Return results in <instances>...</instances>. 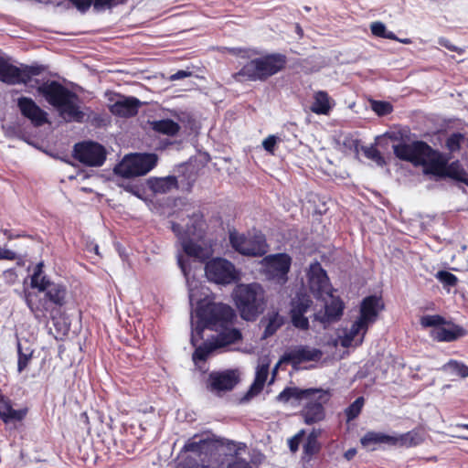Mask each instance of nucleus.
I'll list each match as a JSON object with an SVG mask.
<instances>
[{
    "instance_id": "nucleus-1",
    "label": "nucleus",
    "mask_w": 468,
    "mask_h": 468,
    "mask_svg": "<svg viewBox=\"0 0 468 468\" xmlns=\"http://www.w3.org/2000/svg\"><path fill=\"white\" fill-rule=\"evenodd\" d=\"M44 262H38L30 277V286L42 293L37 303L33 302L32 293L25 292V301L33 313L48 315L54 319L61 314L68 301V289L62 282H55L44 275Z\"/></svg>"
},
{
    "instance_id": "nucleus-2",
    "label": "nucleus",
    "mask_w": 468,
    "mask_h": 468,
    "mask_svg": "<svg viewBox=\"0 0 468 468\" xmlns=\"http://www.w3.org/2000/svg\"><path fill=\"white\" fill-rule=\"evenodd\" d=\"M47 102L58 110L59 116L67 122L82 123L85 113L78 104L79 96L57 80H47L37 88Z\"/></svg>"
},
{
    "instance_id": "nucleus-3",
    "label": "nucleus",
    "mask_w": 468,
    "mask_h": 468,
    "mask_svg": "<svg viewBox=\"0 0 468 468\" xmlns=\"http://www.w3.org/2000/svg\"><path fill=\"white\" fill-rule=\"evenodd\" d=\"M232 299L239 316L248 322L256 321L268 304L265 289L256 282L237 284L232 292Z\"/></svg>"
},
{
    "instance_id": "nucleus-4",
    "label": "nucleus",
    "mask_w": 468,
    "mask_h": 468,
    "mask_svg": "<svg viewBox=\"0 0 468 468\" xmlns=\"http://www.w3.org/2000/svg\"><path fill=\"white\" fill-rule=\"evenodd\" d=\"M287 58L282 53H269L250 59L242 68L231 75L236 82L266 81L271 76L283 70Z\"/></svg>"
},
{
    "instance_id": "nucleus-5",
    "label": "nucleus",
    "mask_w": 468,
    "mask_h": 468,
    "mask_svg": "<svg viewBox=\"0 0 468 468\" xmlns=\"http://www.w3.org/2000/svg\"><path fill=\"white\" fill-rule=\"evenodd\" d=\"M198 324L196 330L201 335L205 328L218 330L231 325L236 317L234 309L229 304L200 301L196 309Z\"/></svg>"
},
{
    "instance_id": "nucleus-6",
    "label": "nucleus",
    "mask_w": 468,
    "mask_h": 468,
    "mask_svg": "<svg viewBox=\"0 0 468 468\" xmlns=\"http://www.w3.org/2000/svg\"><path fill=\"white\" fill-rule=\"evenodd\" d=\"M393 152L399 160L410 162L415 166H422L426 175H431V164L441 154L440 151L420 140L393 145Z\"/></svg>"
},
{
    "instance_id": "nucleus-7",
    "label": "nucleus",
    "mask_w": 468,
    "mask_h": 468,
    "mask_svg": "<svg viewBox=\"0 0 468 468\" xmlns=\"http://www.w3.org/2000/svg\"><path fill=\"white\" fill-rule=\"evenodd\" d=\"M383 309L384 303L381 297L377 295L365 297L360 304L359 316L353 323L348 334L342 340V346L348 347L360 333H362V337H364L369 325L377 321L379 312Z\"/></svg>"
},
{
    "instance_id": "nucleus-8",
    "label": "nucleus",
    "mask_w": 468,
    "mask_h": 468,
    "mask_svg": "<svg viewBox=\"0 0 468 468\" xmlns=\"http://www.w3.org/2000/svg\"><path fill=\"white\" fill-rule=\"evenodd\" d=\"M46 69L41 64H21L17 67L11 62L9 57L0 56V81L7 85L27 86L34 77L42 74Z\"/></svg>"
},
{
    "instance_id": "nucleus-9",
    "label": "nucleus",
    "mask_w": 468,
    "mask_h": 468,
    "mask_svg": "<svg viewBox=\"0 0 468 468\" xmlns=\"http://www.w3.org/2000/svg\"><path fill=\"white\" fill-rule=\"evenodd\" d=\"M229 244L238 253L247 257H261L269 250L265 236L261 232L245 235L236 229L229 232Z\"/></svg>"
},
{
    "instance_id": "nucleus-10",
    "label": "nucleus",
    "mask_w": 468,
    "mask_h": 468,
    "mask_svg": "<svg viewBox=\"0 0 468 468\" xmlns=\"http://www.w3.org/2000/svg\"><path fill=\"white\" fill-rule=\"evenodd\" d=\"M157 164L155 154H135L125 156L114 171L125 178L140 176L150 172Z\"/></svg>"
},
{
    "instance_id": "nucleus-11",
    "label": "nucleus",
    "mask_w": 468,
    "mask_h": 468,
    "mask_svg": "<svg viewBox=\"0 0 468 468\" xmlns=\"http://www.w3.org/2000/svg\"><path fill=\"white\" fill-rule=\"evenodd\" d=\"M106 154V150L101 144L83 141L74 145L72 156L86 166L98 167L104 164Z\"/></svg>"
},
{
    "instance_id": "nucleus-12",
    "label": "nucleus",
    "mask_w": 468,
    "mask_h": 468,
    "mask_svg": "<svg viewBox=\"0 0 468 468\" xmlns=\"http://www.w3.org/2000/svg\"><path fill=\"white\" fill-rule=\"evenodd\" d=\"M205 271L207 279L218 284H230L239 280V274L234 264L222 258H216L207 261Z\"/></svg>"
},
{
    "instance_id": "nucleus-13",
    "label": "nucleus",
    "mask_w": 468,
    "mask_h": 468,
    "mask_svg": "<svg viewBox=\"0 0 468 468\" xmlns=\"http://www.w3.org/2000/svg\"><path fill=\"white\" fill-rule=\"evenodd\" d=\"M450 157L441 153L438 160L432 162L431 175L440 178H451L468 185V173L459 160L449 163Z\"/></svg>"
},
{
    "instance_id": "nucleus-14",
    "label": "nucleus",
    "mask_w": 468,
    "mask_h": 468,
    "mask_svg": "<svg viewBox=\"0 0 468 468\" xmlns=\"http://www.w3.org/2000/svg\"><path fill=\"white\" fill-rule=\"evenodd\" d=\"M263 261L271 280L281 286L288 282V273L292 266L290 255L287 253L271 254L265 256Z\"/></svg>"
},
{
    "instance_id": "nucleus-15",
    "label": "nucleus",
    "mask_w": 468,
    "mask_h": 468,
    "mask_svg": "<svg viewBox=\"0 0 468 468\" xmlns=\"http://www.w3.org/2000/svg\"><path fill=\"white\" fill-rule=\"evenodd\" d=\"M330 399V393L326 390L318 388L312 399H307V403L300 411V415L307 425L322 421L325 418L324 404Z\"/></svg>"
},
{
    "instance_id": "nucleus-16",
    "label": "nucleus",
    "mask_w": 468,
    "mask_h": 468,
    "mask_svg": "<svg viewBox=\"0 0 468 468\" xmlns=\"http://www.w3.org/2000/svg\"><path fill=\"white\" fill-rule=\"evenodd\" d=\"M313 305V300L307 293H297L291 302L290 317L292 325L300 330L309 329V320L305 314Z\"/></svg>"
},
{
    "instance_id": "nucleus-17",
    "label": "nucleus",
    "mask_w": 468,
    "mask_h": 468,
    "mask_svg": "<svg viewBox=\"0 0 468 468\" xmlns=\"http://www.w3.org/2000/svg\"><path fill=\"white\" fill-rule=\"evenodd\" d=\"M171 229L177 237L184 252L188 257L197 259L201 262H204L209 258L207 250L193 241L189 233L182 232V226L179 223L172 222Z\"/></svg>"
},
{
    "instance_id": "nucleus-18",
    "label": "nucleus",
    "mask_w": 468,
    "mask_h": 468,
    "mask_svg": "<svg viewBox=\"0 0 468 468\" xmlns=\"http://www.w3.org/2000/svg\"><path fill=\"white\" fill-rule=\"evenodd\" d=\"M16 106L21 115L31 122L36 127L48 123V112L41 109L36 101L26 96H21L16 101Z\"/></svg>"
},
{
    "instance_id": "nucleus-19",
    "label": "nucleus",
    "mask_w": 468,
    "mask_h": 468,
    "mask_svg": "<svg viewBox=\"0 0 468 468\" xmlns=\"http://www.w3.org/2000/svg\"><path fill=\"white\" fill-rule=\"evenodd\" d=\"M239 382L233 370L213 371L208 375L207 388L216 393L232 390Z\"/></svg>"
},
{
    "instance_id": "nucleus-20",
    "label": "nucleus",
    "mask_w": 468,
    "mask_h": 468,
    "mask_svg": "<svg viewBox=\"0 0 468 468\" xmlns=\"http://www.w3.org/2000/svg\"><path fill=\"white\" fill-rule=\"evenodd\" d=\"M307 279L310 291L317 297L327 292L329 278L319 262L315 261L310 265Z\"/></svg>"
},
{
    "instance_id": "nucleus-21",
    "label": "nucleus",
    "mask_w": 468,
    "mask_h": 468,
    "mask_svg": "<svg viewBox=\"0 0 468 468\" xmlns=\"http://www.w3.org/2000/svg\"><path fill=\"white\" fill-rule=\"evenodd\" d=\"M467 335V330L462 325L457 324L452 321L446 320L440 328H433L430 332V336L436 342L451 343L464 337Z\"/></svg>"
},
{
    "instance_id": "nucleus-22",
    "label": "nucleus",
    "mask_w": 468,
    "mask_h": 468,
    "mask_svg": "<svg viewBox=\"0 0 468 468\" xmlns=\"http://www.w3.org/2000/svg\"><path fill=\"white\" fill-rule=\"evenodd\" d=\"M119 99L109 105L111 113L117 117L131 118L137 115L142 102L136 97L118 95Z\"/></svg>"
},
{
    "instance_id": "nucleus-23",
    "label": "nucleus",
    "mask_w": 468,
    "mask_h": 468,
    "mask_svg": "<svg viewBox=\"0 0 468 468\" xmlns=\"http://www.w3.org/2000/svg\"><path fill=\"white\" fill-rule=\"evenodd\" d=\"M320 356L321 351L318 349H311L308 346H299L285 353L282 356L281 362L290 363L294 368H296L303 362L319 359Z\"/></svg>"
},
{
    "instance_id": "nucleus-24",
    "label": "nucleus",
    "mask_w": 468,
    "mask_h": 468,
    "mask_svg": "<svg viewBox=\"0 0 468 468\" xmlns=\"http://www.w3.org/2000/svg\"><path fill=\"white\" fill-rule=\"evenodd\" d=\"M215 447L214 441L206 438H201L200 435L195 434L193 437L187 440L185 445L182 448V451L185 452H191L198 457L197 461H205L202 458V455L210 454Z\"/></svg>"
},
{
    "instance_id": "nucleus-25",
    "label": "nucleus",
    "mask_w": 468,
    "mask_h": 468,
    "mask_svg": "<svg viewBox=\"0 0 468 468\" xmlns=\"http://www.w3.org/2000/svg\"><path fill=\"white\" fill-rule=\"evenodd\" d=\"M345 309V303L340 297L332 296L329 303L324 306V314H314V319L321 323H333L341 319Z\"/></svg>"
},
{
    "instance_id": "nucleus-26",
    "label": "nucleus",
    "mask_w": 468,
    "mask_h": 468,
    "mask_svg": "<svg viewBox=\"0 0 468 468\" xmlns=\"http://www.w3.org/2000/svg\"><path fill=\"white\" fill-rule=\"evenodd\" d=\"M318 388H300L298 387H286L279 395L276 397L277 401L282 403H288L291 399L297 401L303 399H312Z\"/></svg>"
},
{
    "instance_id": "nucleus-27",
    "label": "nucleus",
    "mask_w": 468,
    "mask_h": 468,
    "mask_svg": "<svg viewBox=\"0 0 468 468\" xmlns=\"http://www.w3.org/2000/svg\"><path fill=\"white\" fill-rule=\"evenodd\" d=\"M321 435V430L314 429L307 436L303 446L302 461L310 463L314 456L320 452L322 445L318 441Z\"/></svg>"
},
{
    "instance_id": "nucleus-28",
    "label": "nucleus",
    "mask_w": 468,
    "mask_h": 468,
    "mask_svg": "<svg viewBox=\"0 0 468 468\" xmlns=\"http://www.w3.org/2000/svg\"><path fill=\"white\" fill-rule=\"evenodd\" d=\"M148 187L154 193L165 194L178 188L177 179L174 176L166 177H151L147 180Z\"/></svg>"
},
{
    "instance_id": "nucleus-29",
    "label": "nucleus",
    "mask_w": 468,
    "mask_h": 468,
    "mask_svg": "<svg viewBox=\"0 0 468 468\" xmlns=\"http://www.w3.org/2000/svg\"><path fill=\"white\" fill-rule=\"evenodd\" d=\"M393 446L411 448L421 444L424 441V435L420 429H413L399 436H393Z\"/></svg>"
},
{
    "instance_id": "nucleus-30",
    "label": "nucleus",
    "mask_w": 468,
    "mask_h": 468,
    "mask_svg": "<svg viewBox=\"0 0 468 468\" xmlns=\"http://www.w3.org/2000/svg\"><path fill=\"white\" fill-rule=\"evenodd\" d=\"M27 415V410H15L8 399L0 397V419L7 423L11 420H22Z\"/></svg>"
},
{
    "instance_id": "nucleus-31",
    "label": "nucleus",
    "mask_w": 468,
    "mask_h": 468,
    "mask_svg": "<svg viewBox=\"0 0 468 468\" xmlns=\"http://www.w3.org/2000/svg\"><path fill=\"white\" fill-rule=\"evenodd\" d=\"M333 108L331 98L324 90H318L314 94V101L310 110L318 115H328Z\"/></svg>"
},
{
    "instance_id": "nucleus-32",
    "label": "nucleus",
    "mask_w": 468,
    "mask_h": 468,
    "mask_svg": "<svg viewBox=\"0 0 468 468\" xmlns=\"http://www.w3.org/2000/svg\"><path fill=\"white\" fill-rule=\"evenodd\" d=\"M219 329H221V331L214 341L218 348L234 344L242 338L240 331L237 328H229V325L226 327H219Z\"/></svg>"
},
{
    "instance_id": "nucleus-33",
    "label": "nucleus",
    "mask_w": 468,
    "mask_h": 468,
    "mask_svg": "<svg viewBox=\"0 0 468 468\" xmlns=\"http://www.w3.org/2000/svg\"><path fill=\"white\" fill-rule=\"evenodd\" d=\"M394 439L392 435L385 434L377 431H367L360 439V443L364 448H369L376 444H388L393 446Z\"/></svg>"
},
{
    "instance_id": "nucleus-34",
    "label": "nucleus",
    "mask_w": 468,
    "mask_h": 468,
    "mask_svg": "<svg viewBox=\"0 0 468 468\" xmlns=\"http://www.w3.org/2000/svg\"><path fill=\"white\" fill-rule=\"evenodd\" d=\"M150 126L155 133L167 136H175L180 131V125L171 119L151 122Z\"/></svg>"
},
{
    "instance_id": "nucleus-35",
    "label": "nucleus",
    "mask_w": 468,
    "mask_h": 468,
    "mask_svg": "<svg viewBox=\"0 0 468 468\" xmlns=\"http://www.w3.org/2000/svg\"><path fill=\"white\" fill-rule=\"evenodd\" d=\"M269 375V364L259 365L256 370L255 378L252 385L250 388L249 393L251 395H257L264 388L267 378Z\"/></svg>"
},
{
    "instance_id": "nucleus-36",
    "label": "nucleus",
    "mask_w": 468,
    "mask_h": 468,
    "mask_svg": "<svg viewBox=\"0 0 468 468\" xmlns=\"http://www.w3.org/2000/svg\"><path fill=\"white\" fill-rule=\"evenodd\" d=\"M190 224H187L186 229L182 228V232L189 233L191 237H201V232L205 225L204 215L197 211L189 217Z\"/></svg>"
},
{
    "instance_id": "nucleus-37",
    "label": "nucleus",
    "mask_w": 468,
    "mask_h": 468,
    "mask_svg": "<svg viewBox=\"0 0 468 468\" xmlns=\"http://www.w3.org/2000/svg\"><path fill=\"white\" fill-rule=\"evenodd\" d=\"M283 317L279 313L271 314L268 318L267 324L263 332V338L273 335L283 324Z\"/></svg>"
},
{
    "instance_id": "nucleus-38",
    "label": "nucleus",
    "mask_w": 468,
    "mask_h": 468,
    "mask_svg": "<svg viewBox=\"0 0 468 468\" xmlns=\"http://www.w3.org/2000/svg\"><path fill=\"white\" fill-rule=\"evenodd\" d=\"M216 349H218V347L214 342L204 343L195 349L192 358L195 362L206 361L208 356Z\"/></svg>"
},
{
    "instance_id": "nucleus-39",
    "label": "nucleus",
    "mask_w": 468,
    "mask_h": 468,
    "mask_svg": "<svg viewBox=\"0 0 468 468\" xmlns=\"http://www.w3.org/2000/svg\"><path fill=\"white\" fill-rule=\"evenodd\" d=\"M365 404L364 397H358L356 399L351 403L346 410L345 415L346 418V421H352L356 419L362 411V409Z\"/></svg>"
},
{
    "instance_id": "nucleus-40",
    "label": "nucleus",
    "mask_w": 468,
    "mask_h": 468,
    "mask_svg": "<svg viewBox=\"0 0 468 468\" xmlns=\"http://www.w3.org/2000/svg\"><path fill=\"white\" fill-rule=\"evenodd\" d=\"M420 324L424 328H440L441 325L446 324V319L440 314H427L420 317Z\"/></svg>"
},
{
    "instance_id": "nucleus-41",
    "label": "nucleus",
    "mask_w": 468,
    "mask_h": 468,
    "mask_svg": "<svg viewBox=\"0 0 468 468\" xmlns=\"http://www.w3.org/2000/svg\"><path fill=\"white\" fill-rule=\"evenodd\" d=\"M465 137L461 133H452L445 141V147L450 153L459 152Z\"/></svg>"
},
{
    "instance_id": "nucleus-42",
    "label": "nucleus",
    "mask_w": 468,
    "mask_h": 468,
    "mask_svg": "<svg viewBox=\"0 0 468 468\" xmlns=\"http://www.w3.org/2000/svg\"><path fill=\"white\" fill-rule=\"evenodd\" d=\"M207 461H197L196 456L191 454L186 455L181 462L178 463L176 468H208Z\"/></svg>"
},
{
    "instance_id": "nucleus-43",
    "label": "nucleus",
    "mask_w": 468,
    "mask_h": 468,
    "mask_svg": "<svg viewBox=\"0 0 468 468\" xmlns=\"http://www.w3.org/2000/svg\"><path fill=\"white\" fill-rule=\"evenodd\" d=\"M17 371L19 373L23 372L28 366L30 360L32 359L33 351L28 353H25L22 350L21 343L17 341Z\"/></svg>"
},
{
    "instance_id": "nucleus-44",
    "label": "nucleus",
    "mask_w": 468,
    "mask_h": 468,
    "mask_svg": "<svg viewBox=\"0 0 468 468\" xmlns=\"http://www.w3.org/2000/svg\"><path fill=\"white\" fill-rule=\"evenodd\" d=\"M444 367L463 378L468 377V367L461 361L451 359Z\"/></svg>"
},
{
    "instance_id": "nucleus-45",
    "label": "nucleus",
    "mask_w": 468,
    "mask_h": 468,
    "mask_svg": "<svg viewBox=\"0 0 468 468\" xmlns=\"http://www.w3.org/2000/svg\"><path fill=\"white\" fill-rule=\"evenodd\" d=\"M435 277L444 287H455L459 281L456 275L447 271H439Z\"/></svg>"
},
{
    "instance_id": "nucleus-46",
    "label": "nucleus",
    "mask_w": 468,
    "mask_h": 468,
    "mask_svg": "<svg viewBox=\"0 0 468 468\" xmlns=\"http://www.w3.org/2000/svg\"><path fill=\"white\" fill-rule=\"evenodd\" d=\"M371 108L378 116L388 115L393 111L391 103L384 101H371Z\"/></svg>"
},
{
    "instance_id": "nucleus-47",
    "label": "nucleus",
    "mask_w": 468,
    "mask_h": 468,
    "mask_svg": "<svg viewBox=\"0 0 468 468\" xmlns=\"http://www.w3.org/2000/svg\"><path fill=\"white\" fill-rule=\"evenodd\" d=\"M363 152L367 158L376 162L378 165H385L384 157L375 145L363 148Z\"/></svg>"
},
{
    "instance_id": "nucleus-48",
    "label": "nucleus",
    "mask_w": 468,
    "mask_h": 468,
    "mask_svg": "<svg viewBox=\"0 0 468 468\" xmlns=\"http://www.w3.org/2000/svg\"><path fill=\"white\" fill-rule=\"evenodd\" d=\"M228 51L229 54L241 58H250L252 56L260 54L258 50L248 48H229Z\"/></svg>"
},
{
    "instance_id": "nucleus-49",
    "label": "nucleus",
    "mask_w": 468,
    "mask_h": 468,
    "mask_svg": "<svg viewBox=\"0 0 468 468\" xmlns=\"http://www.w3.org/2000/svg\"><path fill=\"white\" fill-rule=\"evenodd\" d=\"M127 0H95L94 10L100 12L111 9L120 4L125 3Z\"/></svg>"
},
{
    "instance_id": "nucleus-50",
    "label": "nucleus",
    "mask_w": 468,
    "mask_h": 468,
    "mask_svg": "<svg viewBox=\"0 0 468 468\" xmlns=\"http://www.w3.org/2000/svg\"><path fill=\"white\" fill-rule=\"evenodd\" d=\"M305 435V431H299L294 436L288 440V446L292 452H296L299 449V445Z\"/></svg>"
},
{
    "instance_id": "nucleus-51",
    "label": "nucleus",
    "mask_w": 468,
    "mask_h": 468,
    "mask_svg": "<svg viewBox=\"0 0 468 468\" xmlns=\"http://www.w3.org/2000/svg\"><path fill=\"white\" fill-rule=\"evenodd\" d=\"M81 13H85L92 5L94 7L95 0H68Z\"/></svg>"
},
{
    "instance_id": "nucleus-52",
    "label": "nucleus",
    "mask_w": 468,
    "mask_h": 468,
    "mask_svg": "<svg viewBox=\"0 0 468 468\" xmlns=\"http://www.w3.org/2000/svg\"><path fill=\"white\" fill-rule=\"evenodd\" d=\"M278 138L275 135H269L262 142L263 148L270 154H274Z\"/></svg>"
},
{
    "instance_id": "nucleus-53",
    "label": "nucleus",
    "mask_w": 468,
    "mask_h": 468,
    "mask_svg": "<svg viewBox=\"0 0 468 468\" xmlns=\"http://www.w3.org/2000/svg\"><path fill=\"white\" fill-rule=\"evenodd\" d=\"M370 29L374 36L382 38L385 36L387 30L386 26L382 22H373L370 25Z\"/></svg>"
},
{
    "instance_id": "nucleus-54",
    "label": "nucleus",
    "mask_w": 468,
    "mask_h": 468,
    "mask_svg": "<svg viewBox=\"0 0 468 468\" xmlns=\"http://www.w3.org/2000/svg\"><path fill=\"white\" fill-rule=\"evenodd\" d=\"M17 259V254L11 250L4 249L0 246V261L7 260V261H15Z\"/></svg>"
},
{
    "instance_id": "nucleus-55",
    "label": "nucleus",
    "mask_w": 468,
    "mask_h": 468,
    "mask_svg": "<svg viewBox=\"0 0 468 468\" xmlns=\"http://www.w3.org/2000/svg\"><path fill=\"white\" fill-rule=\"evenodd\" d=\"M227 468H252L250 463L245 459L239 458L229 463Z\"/></svg>"
},
{
    "instance_id": "nucleus-56",
    "label": "nucleus",
    "mask_w": 468,
    "mask_h": 468,
    "mask_svg": "<svg viewBox=\"0 0 468 468\" xmlns=\"http://www.w3.org/2000/svg\"><path fill=\"white\" fill-rule=\"evenodd\" d=\"M440 44L447 49L457 52L460 55L464 53V49L463 48L452 45L449 40H441Z\"/></svg>"
},
{
    "instance_id": "nucleus-57",
    "label": "nucleus",
    "mask_w": 468,
    "mask_h": 468,
    "mask_svg": "<svg viewBox=\"0 0 468 468\" xmlns=\"http://www.w3.org/2000/svg\"><path fill=\"white\" fill-rule=\"evenodd\" d=\"M189 76H191L190 71L181 69V70L176 71L175 74L171 75L170 80H182V79L189 77Z\"/></svg>"
},
{
    "instance_id": "nucleus-58",
    "label": "nucleus",
    "mask_w": 468,
    "mask_h": 468,
    "mask_svg": "<svg viewBox=\"0 0 468 468\" xmlns=\"http://www.w3.org/2000/svg\"><path fill=\"white\" fill-rule=\"evenodd\" d=\"M230 444L234 446V452H235V453H236V454H238L239 451H241V450H245V448H246V444H245V443H243V442L236 443V442H234V441H230L229 443H228V447H229V449H231V448L229 447V445H230Z\"/></svg>"
},
{
    "instance_id": "nucleus-59",
    "label": "nucleus",
    "mask_w": 468,
    "mask_h": 468,
    "mask_svg": "<svg viewBox=\"0 0 468 468\" xmlns=\"http://www.w3.org/2000/svg\"><path fill=\"white\" fill-rule=\"evenodd\" d=\"M356 454V450L355 448H351V449H348L345 453H344V457L347 460V461H350L352 460Z\"/></svg>"
},
{
    "instance_id": "nucleus-60",
    "label": "nucleus",
    "mask_w": 468,
    "mask_h": 468,
    "mask_svg": "<svg viewBox=\"0 0 468 468\" xmlns=\"http://www.w3.org/2000/svg\"><path fill=\"white\" fill-rule=\"evenodd\" d=\"M383 38H387V39H390V40H398V37H396V35L393 32L388 31V30H386V34L383 37Z\"/></svg>"
},
{
    "instance_id": "nucleus-61",
    "label": "nucleus",
    "mask_w": 468,
    "mask_h": 468,
    "mask_svg": "<svg viewBox=\"0 0 468 468\" xmlns=\"http://www.w3.org/2000/svg\"><path fill=\"white\" fill-rule=\"evenodd\" d=\"M3 233H4V235H5V236H6V237H7V239H13V237H12V236H11V234H10V230H8V229H4V230H3Z\"/></svg>"
},
{
    "instance_id": "nucleus-62",
    "label": "nucleus",
    "mask_w": 468,
    "mask_h": 468,
    "mask_svg": "<svg viewBox=\"0 0 468 468\" xmlns=\"http://www.w3.org/2000/svg\"><path fill=\"white\" fill-rule=\"evenodd\" d=\"M178 264H179L180 268L182 269V271H186V268H185L183 260L181 258L178 259Z\"/></svg>"
},
{
    "instance_id": "nucleus-63",
    "label": "nucleus",
    "mask_w": 468,
    "mask_h": 468,
    "mask_svg": "<svg viewBox=\"0 0 468 468\" xmlns=\"http://www.w3.org/2000/svg\"><path fill=\"white\" fill-rule=\"evenodd\" d=\"M460 427L468 430V424H462Z\"/></svg>"
},
{
    "instance_id": "nucleus-64",
    "label": "nucleus",
    "mask_w": 468,
    "mask_h": 468,
    "mask_svg": "<svg viewBox=\"0 0 468 468\" xmlns=\"http://www.w3.org/2000/svg\"><path fill=\"white\" fill-rule=\"evenodd\" d=\"M400 42L404 43V44H409L410 42V39H404V40H400Z\"/></svg>"
}]
</instances>
